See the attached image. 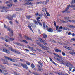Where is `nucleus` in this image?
Here are the masks:
<instances>
[{"mask_svg":"<svg viewBox=\"0 0 75 75\" xmlns=\"http://www.w3.org/2000/svg\"><path fill=\"white\" fill-rule=\"evenodd\" d=\"M35 16H39V13L37 12L36 13Z\"/></svg>","mask_w":75,"mask_h":75,"instance_id":"nucleus-41","label":"nucleus"},{"mask_svg":"<svg viewBox=\"0 0 75 75\" xmlns=\"http://www.w3.org/2000/svg\"><path fill=\"white\" fill-rule=\"evenodd\" d=\"M37 20V21L38 23H40V20H39V19H38Z\"/></svg>","mask_w":75,"mask_h":75,"instance_id":"nucleus-59","label":"nucleus"},{"mask_svg":"<svg viewBox=\"0 0 75 75\" xmlns=\"http://www.w3.org/2000/svg\"><path fill=\"white\" fill-rule=\"evenodd\" d=\"M21 41H22V42H25V43H26V44H27V43H28L27 41H26V40H22Z\"/></svg>","mask_w":75,"mask_h":75,"instance_id":"nucleus-18","label":"nucleus"},{"mask_svg":"<svg viewBox=\"0 0 75 75\" xmlns=\"http://www.w3.org/2000/svg\"><path fill=\"white\" fill-rule=\"evenodd\" d=\"M1 12H7V11H6V9L5 10H1Z\"/></svg>","mask_w":75,"mask_h":75,"instance_id":"nucleus-37","label":"nucleus"},{"mask_svg":"<svg viewBox=\"0 0 75 75\" xmlns=\"http://www.w3.org/2000/svg\"><path fill=\"white\" fill-rule=\"evenodd\" d=\"M26 63L28 65H30V64H31L30 62H29L27 61H26Z\"/></svg>","mask_w":75,"mask_h":75,"instance_id":"nucleus-26","label":"nucleus"},{"mask_svg":"<svg viewBox=\"0 0 75 75\" xmlns=\"http://www.w3.org/2000/svg\"><path fill=\"white\" fill-rule=\"evenodd\" d=\"M14 40V39L13 38H11L9 39L10 41H13Z\"/></svg>","mask_w":75,"mask_h":75,"instance_id":"nucleus-42","label":"nucleus"},{"mask_svg":"<svg viewBox=\"0 0 75 75\" xmlns=\"http://www.w3.org/2000/svg\"><path fill=\"white\" fill-rule=\"evenodd\" d=\"M59 29H63V27L62 26H60Z\"/></svg>","mask_w":75,"mask_h":75,"instance_id":"nucleus-57","label":"nucleus"},{"mask_svg":"<svg viewBox=\"0 0 75 75\" xmlns=\"http://www.w3.org/2000/svg\"><path fill=\"white\" fill-rule=\"evenodd\" d=\"M9 49L10 50H11L12 51H13V52H15V53H16L17 54L18 53V51L17 50L13 49L11 48H9Z\"/></svg>","mask_w":75,"mask_h":75,"instance_id":"nucleus-8","label":"nucleus"},{"mask_svg":"<svg viewBox=\"0 0 75 75\" xmlns=\"http://www.w3.org/2000/svg\"><path fill=\"white\" fill-rule=\"evenodd\" d=\"M47 30L49 32H51V33H52V32H53V30L51 28H47Z\"/></svg>","mask_w":75,"mask_h":75,"instance_id":"nucleus-12","label":"nucleus"},{"mask_svg":"<svg viewBox=\"0 0 75 75\" xmlns=\"http://www.w3.org/2000/svg\"><path fill=\"white\" fill-rule=\"evenodd\" d=\"M55 52H61V50H59V49H56L55 50Z\"/></svg>","mask_w":75,"mask_h":75,"instance_id":"nucleus-15","label":"nucleus"},{"mask_svg":"<svg viewBox=\"0 0 75 75\" xmlns=\"http://www.w3.org/2000/svg\"><path fill=\"white\" fill-rule=\"evenodd\" d=\"M44 16L45 18H47V16L45 13L44 14Z\"/></svg>","mask_w":75,"mask_h":75,"instance_id":"nucleus-50","label":"nucleus"},{"mask_svg":"<svg viewBox=\"0 0 75 75\" xmlns=\"http://www.w3.org/2000/svg\"><path fill=\"white\" fill-rule=\"evenodd\" d=\"M38 23L39 24V25H41V26H42V24H41V22H39Z\"/></svg>","mask_w":75,"mask_h":75,"instance_id":"nucleus-61","label":"nucleus"},{"mask_svg":"<svg viewBox=\"0 0 75 75\" xmlns=\"http://www.w3.org/2000/svg\"><path fill=\"white\" fill-rule=\"evenodd\" d=\"M7 6L8 7V8L6 7H0V9H4V10H7V9H9L10 7V5L8 4L7 5Z\"/></svg>","mask_w":75,"mask_h":75,"instance_id":"nucleus-5","label":"nucleus"},{"mask_svg":"<svg viewBox=\"0 0 75 75\" xmlns=\"http://www.w3.org/2000/svg\"><path fill=\"white\" fill-rule=\"evenodd\" d=\"M62 64H63V65H64L67 66V67H69V66H71L72 67H73V65H72L71 63H70V62L69 61H66V62H62Z\"/></svg>","mask_w":75,"mask_h":75,"instance_id":"nucleus-1","label":"nucleus"},{"mask_svg":"<svg viewBox=\"0 0 75 75\" xmlns=\"http://www.w3.org/2000/svg\"><path fill=\"white\" fill-rule=\"evenodd\" d=\"M7 30H8V31H9V32H11V31L12 30H10V28H6Z\"/></svg>","mask_w":75,"mask_h":75,"instance_id":"nucleus-40","label":"nucleus"},{"mask_svg":"<svg viewBox=\"0 0 75 75\" xmlns=\"http://www.w3.org/2000/svg\"><path fill=\"white\" fill-rule=\"evenodd\" d=\"M26 17L28 19H30L31 18V17L30 16H26Z\"/></svg>","mask_w":75,"mask_h":75,"instance_id":"nucleus-36","label":"nucleus"},{"mask_svg":"<svg viewBox=\"0 0 75 75\" xmlns=\"http://www.w3.org/2000/svg\"><path fill=\"white\" fill-rule=\"evenodd\" d=\"M31 65L32 68H34V65L33 64H32Z\"/></svg>","mask_w":75,"mask_h":75,"instance_id":"nucleus-31","label":"nucleus"},{"mask_svg":"<svg viewBox=\"0 0 75 75\" xmlns=\"http://www.w3.org/2000/svg\"><path fill=\"white\" fill-rule=\"evenodd\" d=\"M36 44H38V45H39L40 46V47H41V46H42V45H41V43H38V42H36Z\"/></svg>","mask_w":75,"mask_h":75,"instance_id":"nucleus-20","label":"nucleus"},{"mask_svg":"<svg viewBox=\"0 0 75 75\" xmlns=\"http://www.w3.org/2000/svg\"><path fill=\"white\" fill-rule=\"evenodd\" d=\"M14 74L15 75H18V74H17V73H16V72H14Z\"/></svg>","mask_w":75,"mask_h":75,"instance_id":"nucleus-62","label":"nucleus"},{"mask_svg":"<svg viewBox=\"0 0 75 75\" xmlns=\"http://www.w3.org/2000/svg\"><path fill=\"white\" fill-rule=\"evenodd\" d=\"M3 64H7L8 65L9 64L7 63V62H6V63L4 62L3 63Z\"/></svg>","mask_w":75,"mask_h":75,"instance_id":"nucleus-53","label":"nucleus"},{"mask_svg":"<svg viewBox=\"0 0 75 75\" xmlns=\"http://www.w3.org/2000/svg\"><path fill=\"white\" fill-rule=\"evenodd\" d=\"M21 65L22 67H23V68H25L26 69H27L28 68V67H27V65L25 64H23L22 63H21Z\"/></svg>","mask_w":75,"mask_h":75,"instance_id":"nucleus-9","label":"nucleus"},{"mask_svg":"<svg viewBox=\"0 0 75 75\" xmlns=\"http://www.w3.org/2000/svg\"><path fill=\"white\" fill-rule=\"evenodd\" d=\"M16 17V14H13L11 16V15H9L7 16L6 17V18L7 19H13V17Z\"/></svg>","mask_w":75,"mask_h":75,"instance_id":"nucleus-4","label":"nucleus"},{"mask_svg":"<svg viewBox=\"0 0 75 75\" xmlns=\"http://www.w3.org/2000/svg\"><path fill=\"white\" fill-rule=\"evenodd\" d=\"M71 34V33L70 32L68 33V35H70Z\"/></svg>","mask_w":75,"mask_h":75,"instance_id":"nucleus-60","label":"nucleus"},{"mask_svg":"<svg viewBox=\"0 0 75 75\" xmlns=\"http://www.w3.org/2000/svg\"><path fill=\"white\" fill-rule=\"evenodd\" d=\"M4 27L5 28H7V27L6 26V25L5 24L4 25Z\"/></svg>","mask_w":75,"mask_h":75,"instance_id":"nucleus-64","label":"nucleus"},{"mask_svg":"<svg viewBox=\"0 0 75 75\" xmlns=\"http://www.w3.org/2000/svg\"><path fill=\"white\" fill-rule=\"evenodd\" d=\"M33 20V21L34 22V24H38L37 21H36L35 20Z\"/></svg>","mask_w":75,"mask_h":75,"instance_id":"nucleus-27","label":"nucleus"},{"mask_svg":"<svg viewBox=\"0 0 75 75\" xmlns=\"http://www.w3.org/2000/svg\"><path fill=\"white\" fill-rule=\"evenodd\" d=\"M38 68L39 69V71H41V69H42V66H40V65H38Z\"/></svg>","mask_w":75,"mask_h":75,"instance_id":"nucleus-13","label":"nucleus"},{"mask_svg":"<svg viewBox=\"0 0 75 75\" xmlns=\"http://www.w3.org/2000/svg\"><path fill=\"white\" fill-rule=\"evenodd\" d=\"M42 47V49H43V50H45V46H44V45H42V46H41V47Z\"/></svg>","mask_w":75,"mask_h":75,"instance_id":"nucleus-28","label":"nucleus"},{"mask_svg":"<svg viewBox=\"0 0 75 75\" xmlns=\"http://www.w3.org/2000/svg\"><path fill=\"white\" fill-rule=\"evenodd\" d=\"M62 54L63 56H65V53H64L63 52H62Z\"/></svg>","mask_w":75,"mask_h":75,"instance_id":"nucleus-44","label":"nucleus"},{"mask_svg":"<svg viewBox=\"0 0 75 75\" xmlns=\"http://www.w3.org/2000/svg\"><path fill=\"white\" fill-rule=\"evenodd\" d=\"M71 4H73L75 3V0H72V1L71 2Z\"/></svg>","mask_w":75,"mask_h":75,"instance_id":"nucleus-23","label":"nucleus"},{"mask_svg":"<svg viewBox=\"0 0 75 75\" xmlns=\"http://www.w3.org/2000/svg\"><path fill=\"white\" fill-rule=\"evenodd\" d=\"M59 61L60 62H62L64 61H63V60L61 59H60V60H59Z\"/></svg>","mask_w":75,"mask_h":75,"instance_id":"nucleus-52","label":"nucleus"},{"mask_svg":"<svg viewBox=\"0 0 75 75\" xmlns=\"http://www.w3.org/2000/svg\"><path fill=\"white\" fill-rule=\"evenodd\" d=\"M63 47H64V48H66V49H68V47H67V46H63Z\"/></svg>","mask_w":75,"mask_h":75,"instance_id":"nucleus-51","label":"nucleus"},{"mask_svg":"<svg viewBox=\"0 0 75 75\" xmlns=\"http://www.w3.org/2000/svg\"><path fill=\"white\" fill-rule=\"evenodd\" d=\"M33 3H32L31 2H30L29 3V5L30 6H33Z\"/></svg>","mask_w":75,"mask_h":75,"instance_id":"nucleus-47","label":"nucleus"},{"mask_svg":"<svg viewBox=\"0 0 75 75\" xmlns=\"http://www.w3.org/2000/svg\"><path fill=\"white\" fill-rule=\"evenodd\" d=\"M56 56L58 57L59 58H61V57L60 56H59V55H58V54H56Z\"/></svg>","mask_w":75,"mask_h":75,"instance_id":"nucleus-54","label":"nucleus"},{"mask_svg":"<svg viewBox=\"0 0 75 75\" xmlns=\"http://www.w3.org/2000/svg\"><path fill=\"white\" fill-rule=\"evenodd\" d=\"M63 30H68V28L67 27H63Z\"/></svg>","mask_w":75,"mask_h":75,"instance_id":"nucleus-22","label":"nucleus"},{"mask_svg":"<svg viewBox=\"0 0 75 75\" xmlns=\"http://www.w3.org/2000/svg\"><path fill=\"white\" fill-rule=\"evenodd\" d=\"M43 16V14H39V16L40 17H38L37 19H41V17H42Z\"/></svg>","mask_w":75,"mask_h":75,"instance_id":"nucleus-14","label":"nucleus"},{"mask_svg":"<svg viewBox=\"0 0 75 75\" xmlns=\"http://www.w3.org/2000/svg\"><path fill=\"white\" fill-rule=\"evenodd\" d=\"M56 30H57L59 26H56Z\"/></svg>","mask_w":75,"mask_h":75,"instance_id":"nucleus-58","label":"nucleus"},{"mask_svg":"<svg viewBox=\"0 0 75 75\" xmlns=\"http://www.w3.org/2000/svg\"><path fill=\"white\" fill-rule=\"evenodd\" d=\"M28 47L29 48H30V50H34V48L33 47H30V46L28 45Z\"/></svg>","mask_w":75,"mask_h":75,"instance_id":"nucleus-19","label":"nucleus"},{"mask_svg":"<svg viewBox=\"0 0 75 75\" xmlns=\"http://www.w3.org/2000/svg\"><path fill=\"white\" fill-rule=\"evenodd\" d=\"M42 10L44 12V11H45V12H46L47 10H46V9L45 8H44L42 9Z\"/></svg>","mask_w":75,"mask_h":75,"instance_id":"nucleus-25","label":"nucleus"},{"mask_svg":"<svg viewBox=\"0 0 75 75\" xmlns=\"http://www.w3.org/2000/svg\"><path fill=\"white\" fill-rule=\"evenodd\" d=\"M46 14H47V15L48 16H50V14H49V13H48V12H46Z\"/></svg>","mask_w":75,"mask_h":75,"instance_id":"nucleus-49","label":"nucleus"},{"mask_svg":"<svg viewBox=\"0 0 75 75\" xmlns=\"http://www.w3.org/2000/svg\"><path fill=\"white\" fill-rule=\"evenodd\" d=\"M54 73H55V74H58V75H63L62 74V73H61L59 72H54Z\"/></svg>","mask_w":75,"mask_h":75,"instance_id":"nucleus-21","label":"nucleus"},{"mask_svg":"<svg viewBox=\"0 0 75 75\" xmlns=\"http://www.w3.org/2000/svg\"><path fill=\"white\" fill-rule=\"evenodd\" d=\"M40 42H42V43H43V44H44V45H47V43H45V40L41 39V40L40 41Z\"/></svg>","mask_w":75,"mask_h":75,"instance_id":"nucleus-11","label":"nucleus"},{"mask_svg":"<svg viewBox=\"0 0 75 75\" xmlns=\"http://www.w3.org/2000/svg\"><path fill=\"white\" fill-rule=\"evenodd\" d=\"M13 31H11V33H10L9 35L10 36V37H12V36H13Z\"/></svg>","mask_w":75,"mask_h":75,"instance_id":"nucleus-33","label":"nucleus"},{"mask_svg":"<svg viewBox=\"0 0 75 75\" xmlns=\"http://www.w3.org/2000/svg\"><path fill=\"white\" fill-rule=\"evenodd\" d=\"M71 35L73 36H75V34L74 33H72V34H71Z\"/></svg>","mask_w":75,"mask_h":75,"instance_id":"nucleus-55","label":"nucleus"},{"mask_svg":"<svg viewBox=\"0 0 75 75\" xmlns=\"http://www.w3.org/2000/svg\"><path fill=\"white\" fill-rule=\"evenodd\" d=\"M69 27L70 28H75V26H73L72 25H70Z\"/></svg>","mask_w":75,"mask_h":75,"instance_id":"nucleus-30","label":"nucleus"},{"mask_svg":"<svg viewBox=\"0 0 75 75\" xmlns=\"http://www.w3.org/2000/svg\"><path fill=\"white\" fill-rule=\"evenodd\" d=\"M8 38V36H6V38H5V41L6 42H9V41L8 40H7V38Z\"/></svg>","mask_w":75,"mask_h":75,"instance_id":"nucleus-16","label":"nucleus"},{"mask_svg":"<svg viewBox=\"0 0 75 75\" xmlns=\"http://www.w3.org/2000/svg\"><path fill=\"white\" fill-rule=\"evenodd\" d=\"M5 58L6 59L9 60V61H12V62H16V61H17L15 59H11L5 56Z\"/></svg>","mask_w":75,"mask_h":75,"instance_id":"nucleus-6","label":"nucleus"},{"mask_svg":"<svg viewBox=\"0 0 75 75\" xmlns=\"http://www.w3.org/2000/svg\"><path fill=\"white\" fill-rule=\"evenodd\" d=\"M69 71H72V67H69Z\"/></svg>","mask_w":75,"mask_h":75,"instance_id":"nucleus-29","label":"nucleus"},{"mask_svg":"<svg viewBox=\"0 0 75 75\" xmlns=\"http://www.w3.org/2000/svg\"><path fill=\"white\" fill-rule=\"evenodd\" d=\"M5 45L6 46V47H8V45H7L6 44H5Z\"/></svg>","mask_w":75,"mask_h":75,"instance_id":"nucleus-56","label":"nucleus"},{"mask_svg":"<svg viewBox=\"0 0 75 75\" xmlns=\"http://www.w3.org/2000/svg\"><path fill=\"white\" fill-rule=\"evenodd\" d=\"M28 25V27L30 28V30H31V31H32V32H33V29H32V28H31V26L29 25Z\"/></svg>","mask_w":75,"mask_h":75,"instance_id":"nucleus-17","label":"nucleus"},{"mask_svg":"<svg viewBox=\"0 0 75 75\" xmlns=\"http://www.w3.org/2000/svg\"><path fill=\"white\" fill-rule=\"evenodd\" d=\"M25 38L26 39V40H30L31 41H33L34 40L32 39V38H29V37H27V36H25Z\"/></svg>","mask_w":75,"mask_h":75,"instance_id":"nucleus-10","label":"nucleus"},{"mask_svg":"<svg viewBox=\"0 0 75 75\" xmlns=\"http://www.w3.org/2000/svg\"><path fill=\"white\" fill-rule=\"evenodd\" d=\"M55 59H56V60H57V61H59V60H60V59L58 58H55L54 57Z\"/></svg>","mask_w":75,"mask_h":75,"instance_id":"nucleus-39","label":"nucleus"},{"mask_svg":"<svg viewBox=\"0 0 75 75\" xmlns=\"http://www.w3.org/2000/svg\"><path fill=\"white\" fill-rule=\"evenodd\" d=\"M3 52H6V53H7L8 54H10V51H9L7 49H6L5 48H4L3 49Z\"/></svg>","mask_w":75,"mask_h":75,"instance_id":"nucleus-7","label":"nucleus"},{"mask_svg":"<svg viewBox=\"0 0 75 75\" xmlns=\"http://www.w3.org/2000/svg\"><path fill=\"white\" fill-rule=\"evenodd\" d=\"M70 6V7H74V5H71L70 6V5H69L67 6V8L65 9V10L62 11V13H70V12H69V11H68V9H69V7Z\"/></svg>","mask_w":75,"mask_h":75,"instance_id":"nucleus-2","label":"nucleus"},{"mask_svg":"<svg viewBox=\"0 0 75 75\" xmlns=\"http://www.w3.org/2000/svg\"><path fill=\"white\" fill-rule=\"evenodd\" d=\"M67 49L69 50H70V51H71V50H72V48L70 47H68L67 48Z\"/></svg>","mask_w":75,"mask_h":75,"instance_id":"nucleus-45","label":"nucleus"},{"mask_svg":"<svg viewBox=\"0 0 75 75\" xmlns=\"http://www.w3.org/2000/svg\"><path fill=\"white\" fill-rule=\"evenodd\" d=\"M69 53L70 54H71V55H74V54H75V52H69Z\"/></svg>","mask_w":75,"mask_h":75,"instance_id":"nucleus-35","label":"nucleus"},{"mask_svg":"<svg viewBox=\"0 0 75 75\" xmlns=\"http://www.w3.org/2000/svg\"><path fill=\"white\" fill-rule=\"evenodd\" d=\"M0 68H1L2 69H5V67L4 66H3L2 65H0Z\"/></svg>","mask_w":75,"mask_h":75,"instance_id":"nucleus-34","label":"nucleus"},{"mask_svg":"<svg viewBox=\"0 0 75 75\" xmlns=\"http://www.w3.org/2000/svg\"><path fill=\"white\" fill-rule=\"evenodd\" d=\"M43 35L44 38H47V35L45 34H44Z\"/></svg>","mask_w":75,"mask_h":75,"instance_id":"nucleus-24","label":"nucleus"},{"mask_svg":"<svg viewBox=\"0 0 75 75\" xmlns=\"http://www.w3.org/2000/svg\"><path fill=\"white\" fill-rule=\"evenodd\" d=\"M60 21H61V22H62V23H67V21H69V22H73V23H75V20H67H67H64L63 19H60Z\"/></svg>","mask_w":75,"mask_h":75,"instance_id":"nucleus-3","label":"nucleus"},{"mask_svg":"<svg viewBox=\"0 0 75 75\" xmlns=\"http://www.w3.org/2000/svg\"><path fill=\"white\" fill-rule=\"evenodd\" d=\"M38 64H40V65L41 66H42V63L38 62Z\"/></svg>","mask_w":75,"mask_h":75,"instance_id":"nucleus-48","label":"nucleus"},{"mask_svg":"<svg viewBox=\"0 0 75 75\" xmlns=\"http://www.w3.org/2000/svg\"><path fill=\"white\" fill-rule=\"evenodd\" d=\"M54 26H55V27H56V26H57V23H56V22H55V21H54Z\"/></svg>","mask_w":75,"mask_h":75,"instance_id":"nucleus-43","label":"nucleus"},{"mask_svg":"<svg viewBox=\"0 0 75 75\" xmlns=\"http://www.w3.org/2000/svg\"><path fill=\"white\" fill-rule=\"evenodd\" d=\"M43 28H45V23L44 22H43Z\"/></svg>","mask_w":75,"mask_h":75,"instance_id":"nucleus-32","label":"nucleus"},{"mask_svg":"<svg viewBox=\"0 0 75 75\" xmlns=\"http://www.w3.org/2000/svg\"><path fill=\"white\" fill-rule=\"evenodd\" d=\"M74 40H75V38H72L71 39V41L72 42L74 41Z\"/></svg>","mask_w":75,"mask_h":75,"instance_id":"nucleus-46","label":"nucleus"},{"mask_svg":"<svg viewBox=\"0 0 75 75\" xmlns=\"http://www.w3.org/2000/svg\"><path fill=\"white\" fill-rule=\"evenodd\" d=\"M37 4H41V2H37L36 3Z\"/></svg>","mask_w":75,"mask_h":75,"instance_id":"nucleus-63","label":"nucleus"},{"mask_svg":"<svg viewBox=\"0 0 75 75\" xmlns=\"http://www.w3.org/2000/svg\"><path fill=\"white\" fill-rule=\"evenodd\" d=\"M48 1H49V0H46V2H45L44 3H45V4H47V3L48 2Z\"/></svg>","mask_w":75,"mask_h":75,"instance_id":"nucleus-38","label":"nucleus"}]
</instances>
